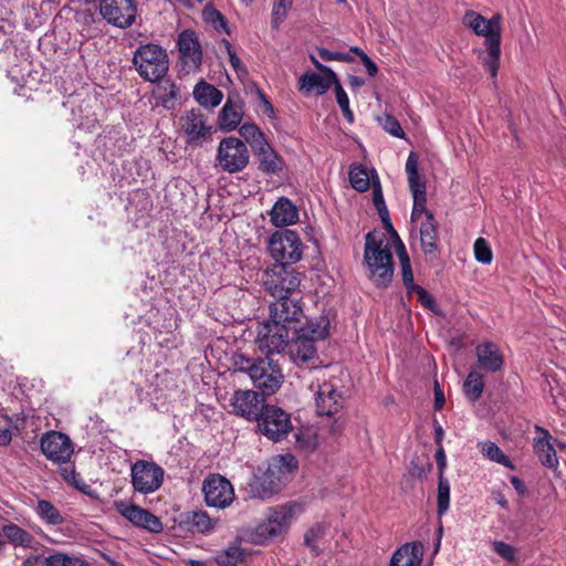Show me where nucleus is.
I'll return each instance as SVG.
<instances>
[{
    "mask_svg": "<svg viewBox=\"0 0 566 566\" xmlns=\"http://www.w3.org/2000/svg\"><path fill=\"white\" fill-rule=\"evenodd\" d=\"M374 206L385 228V232L371 231L365 237L364 261L370 280L379 287L389 285L394 274L392 249L396 250L402 271V281L408 290H415L413 275L406 248L390 221L378 181L374 187Z\"/></svg>",
    "mask_w": 566,
    "mask_h": 566,
    "instance_id": "1",
    "label": "nucleus"
},
{
    "mask_svg": "<svg viewBox=\"0 0 566 566\" xmlns=\"http://www.w3.org/2000/svg\"><path fill=\"white\" fill-rule=\"evenodd\" d=\"M297 468L294 455L286 453L273 457L266 468H256L245 485L251 499L268 500L277 494Z\"/></svg>",
    "mask_w": 566,
    "mask_h": 566,
    "instance_id": "2",
    "label": "nucleus"
},
{
    "mask_svg": "<svg viewBox=\"0 0 566 566\" xmlns=\"http://www.w3.org/2000/svg\"><path fill=\"white\" fill-rule=\"evenodd\" d=\"M501 15L494 14L491 19L469 10L463 17V24L476 35L485 38V54L483 63L492 77L496 76L501 53Z\"/></svg>",
    "mask_w": 566,
    "mask_h": 566,
    "instance_id": "3",
    "label": "nucleus"
},
{
    "mask_svg": "<svg viewBox=\"0 0 566 566\" xmlns=\"http://www.w3.org/2000/svg\"><path fill=\"white\" fill-rule=\"evenodd\" d=\"M133 63L136 71L145 81H160L169 67L168 54L157 44L140 45L134 53Z\"/></svg>",
    "mask_w": 566,
    "mask_h": 566,
    "instance_id": "4",
    "label": "nucleus"
},
{
    "mask_svg": "<svg viewBox=\"0 0 566 566\" xmlns=\"http://www.w3.org/2000/svg\"><path fill=\"white\" fill-rule=\"evenodd\" d=\"M302 513L303 506L296 502L271 509L266 521L258 525L256 535L263 542L282 536Z\"/></svg>",
    "mask_w": 566,
    "mask_h": 566,
    "instance_id": "5",
    "label": "nucleus"
},
{
    "mask_svg": "<svg viewBox=\"0 0 566 566\" xmlns=\"http://www.w3.org/2000/svg\"><path fill=\"white\" fill-rule=\"evenodd\" d=\"M406 174L408 186L412 193L413 207L411 212V222L418 223L427 219V213H431L426 209L427 192L426 181L419 172V159L416 153H410L406 161Z\"/></svg>",
    "mask_w": 566,
    "mask_h": 566,
    "instance_id": "6",
    "label": "nucleus"
},
{
    "mask_svg": "<svg viewBox=\"0 0 566 566\" xmlns=\"http://www.w3.org/2000/svg\"><path fill=\"white\" fill-rule=\"evenodd\" d=\"M271 256L277 264H293L301 260L303 244L295 231L281 230L274 232L268 245Z\"/></svg>",
    "mask_w": 566,
    "mask_h": 566,
    "instance_id": "7",
    "label": "nucleus"
},
{
    "mask_svg": "<svg viewBox=\"0 0 566 566\" xmlns=\"http://www.w3.org/2000/svg\"><path fill=\"white\" fill-rule=\"evenodd\" d=\"M130 483L139 494L155 493L164 483L165 471L154 461L137 460L130 465Z\"/></svg>",
    "mask_w": 566,
    "mask_h": 566,
    "instance_id": "8",
    "label": "nucleus"
},
{
    "mask_svg": "<svg viewBox=\"0 0 566 566\" xmlns=\"http://www.w3.org/2000/svg\"><path fill=\"white\" fill-rule=\"evenodd\" d=\"M250 154L241 139L230 136L222 138L217 149L219 167L229 174L242 171L249 164Z\"/></svg>",
    "mask_w": 566,
    "mask_h": 566,
    "instance_id": "9",
    "label": "nucleus"
},
{
    "mask_svg": "<svg viewBox=\"0 0 566 566\" xmlns=\"http://www.w3.org/2000/svg\"><path fill=\"white\" fill-rule=\"evenodd\" d=\"M262 283L272 296L282 298L294 293L298 289L301 280L296 271L282 264H274L264 271Z\"/></svg>",
    "mask_w": 566,
    "mask_h": 566,
    "instance_id": "10",
    "label": "nucleus"
},
{
    "mask_svg": "<svg viewBox=\"0 0 566 566\" xmlns=\"http://www.w3.org/2000/svg\"><path fill=\"white\" fill-rule=\"evenodd\" d=\"M179 127L190 146H202L211 140L213 126L208 117L200 111L192 108L184 113L179 118Z\"/></svg>",
    "mask_w": 566,
    "mask_h": 566,
    "instance_id": "11",
    "label": "nucleus"
},
{
    "mask_svg": "<svg viewBox=\"0 0 566 566\" xmlns=\"http://www.w3.org/2000/svg\"><path fill=\"white\" fill-rule=\"evenodd\" d=\"M290 325H282L277 321L269 319L258 326L255 343L259 349L266 354L280 353L289 342L290 334L293 332Z\"/></svg>",
    "mask_w": 566,
    "mask_h": 566,
    "instance_id": "12",
    "label": "nucleus"
},
{
    "mask_svg": "<svg viewBox=\"0 0 566 566\" xmlns=\"http://www.w3.org/2000/svg\"><path fill=\"white\" fill-rule=\"evenodd\" d=\"M256 420L260 432L272 441L282 440L292 429L290 415L276 406L265 405Z\"/></svg>",
    "mask_w": 566,
    "mask_h": 566,
    "instance_id": "13",
    "label": "nucleus"
},
{
    "mask_svg": "<svg viewBox=\"0 0 566 566\" xmlns=\"http://www.w3.org/2000/svg\"><path fill=\"white\" fill-rule=\"evenodd\" d=\"M202 493L206 504L210 507L226 509L234 500L231 482L220 474H210L203 480Z\"/></svg>",
    "mask_w": 566,
    "mask_h": 566,
    "instance_id": "14",
    "label": "nucleus"
},
{
    "mask_svg": "<svg viewBox=\"0 0 566 566\" xmlns=\"http://www.w3.org/2000/svg\"><path fill=\"white\" fill-rule=\"evenodd\" d=\"M250 378L265 395L274 394L283 381L281 369L269 357L254 361L253 367H250Z\"/></svg>",
    "mask_w": 566,
    "mask_h": 566,
    "instance_id": "15",
    "label": "nucleus"
},
{
    "mask_svg": "<svg viewBox=\"0 0 566 566\" xmlns=\"http://www.w3.org/2000/svg\"><path fill=\"white\" fill-rule=\"evenodd\" d=\"M101 14L111 24L125 29L135 22L137 6L135 0H102Z\"/></svg>",
    "mask_w": 566,
    "mask_h": 566,
    "instance_id": "16",
    "label": "nucleus"
},
{
    "mask_svg": "<svg viewBox=\"0 0 566 566\" xmlns=\"http://www.w3.org/2000/svg\"><path fill=\"white\" fill-rule=\"evenodd\" d=\"M41 450L50 461L57 464L69 463L74 453L72 440L59 431L46 432L41 438Z\"/></svg>",
    "mask_w": 566,
    "mask_h": 566,
    "instance_id": "17",
    "label": "nucleus"
},
{
    "mask_svg": "<svg viewBox=\"0 0 566 566\" xmlns=\"http://www.w3.org/2000/svg\"><path fill=\"white\" fill-rule=\"evenodd\" d=\"M304 313L300 301L287 296L277 298L270 307V318L282 325H290L289 328L295 333L301 324Z\"/></svg>",
    "mask_w": 566,
    "mask_h": 566,
    "instance_id": "18",
    "label": "nucleus"
},
{
    "mask_svg": "<svg viewBox=\"0 0 566 566\" xmlns=\"http://www.w3.org/2000/svg\"><path fill=\"white\" fill-rule=\"evenodd\" d=\"M264 406L263 398L253 390H237L230 399L232 412L247 420L259 419Z\"/></svg>",
    "mask_w": 566,
    "mask_h": 566,
    "instance_id": "19",
    "label": "nucleus"
},
{
    "mask_svg": "<svg viewBox=\"0 0 566 566\" xmlns=\"http://www.w3.org/2000/svg\"><path fill=\"white\" fill-rule=\"evenodd\" d=\"M117 512L133 525L145 528L151 533H160L164 528L160 520L149 511L123 501L116 502Z\"/></svg>",
    "mask_w": 566,
    "mask_h": 566,
    "instance_id": "20",
    "label": "nucleus"
},
{
    "mask_svg": "<svg viewBox=\"0 0 566 566\" xmlns=\"http://www.w3.org/2000/svg\"><path fill=\"white\" fill-rule=\"evenodd\" d=\"M178 50L184 67L195 71L202 61V51L196 33L185 30L178 35Z\"/></svg>",
    "mask_w": 566,
    "mask_h": 566,
    "instance_id": "21",
    "label": "nucleus"
},
{
    "mask_svg": "<svg viewBox=\"0 0 566 566\" xmlns=\"http://www.w3.org/2000/svg\"><path fill=\"white\" fill-rule=\"evenodd\" d=\"M315 405L318 415L331 417L343 408L344 399L334 384L325 381L318 386Z\"/></svg>",
    "mask_w": 566,
    "mask_h": 566,
    "instance_id": "22",
    "label": "nucleus"
},
{
    "mask_svg": "<svg viewBox=\"0 0 566 566\" xmlns=\"http://www.w3.org/2000/svg\"><path fill=\"white\" fill-rule=\"evenodd\" d=\"M243 101L239 95H228L218 115V127L222 132H232L237 129L243 118Z\"/></svg>",
    "mask_w": 566,
    "mask_h": 566,
    "instance_id": "23",
    "label": "nucleus"
},
{
    "mask_svg": "<svg viewBox=\"0 0 566 566\" xmlns=\"http://www.w3.org/2000/svg\"><path fill=\"white\" fill-rule=\"evenodd\" d=\"M535 433L533 447L541 463L548 469H556L558 467V458L552 444V436L539 426H535Z\"/></svg>",
    "mask_w": 566,
    "mask_h": 566,
    "instance_id": "24",
    "label": "nucleus"
},
{
    "mask_svg": "<svg viewBox=\"0 0 566 566\" xmlns=\"http://www.w3.org/2000/svg\"><path fill=\"white\" fill-rule=\"evenodd\" d=\"M478 366L489 373H496L503 368L504 357L499 346L492 342H484L475 347Z\"/></svg>",
    "mask_w": 566,
    "mask_h": 566,
    "instance_id": "25",
    "label": "nucleus"
},
{
    "mask_svg": "<svg viewBox=\"0 0 566 566\" xmlns=\"http://www.w3.org/2000/svg\"><path fill=\"white\" fill-rule=\"evenodd\" d=\"M337 81L334 72H331V74L305 73L298 80V88L305 95L312 93L323 95L333 84L335 85Z\"/></svg>",
    "mask_w": 566,
    "mask_h": 566,
    "instance_id": "26",
    "label": "nucleus"
},
{
    "mask_svg": "<svg viewBox=\"0 0 566 566\" xmlns=\"http://www.w3.org/2000/svg\"><path fill=\"white\" fill-rule=\"evenodd\" d=\"M423 547L420 543H406L392 554L388 566H420Z\"/></svg>",
    "mask_w": 566,
    "mask_h": 566,
    "instance_id": "27",
    "label": "nucleus"
},
{
    "mask_svg": "<svg viewBox=\"0 0 566 566\" xmlns=\"http://www.w3.org/2000/svg\"><path fill=\"white\" fill-rule=\"evenodd\" d=\"M290 356L295 364H307L316 359L317 348L311 337L296 333V338L290 345Z\"/></svg>",
    "mask_w": 566,
    "mask_h": 566,
    "instance_id": "28",
    "label": "nucleus"
},
{
    "mask_svg": "<svg viewBox=\"0 0 566 566\" xmlns=\"http://www.w3.org/2000/svg\"><path fill=\"white\" fill-rule=\"evenodd\" d=\"M270 217L275 227L290 226L297 222L298 210L290 199L282 197L272 207Z\"/></svg>",
    "mask_w": 566,
    "mask_h": 566,
    "instance_id": "29",
    "label": "nucleus"
},
{
    "mask_svg": "<svg viewBox=\"0 0 566 566\" xmlns=\"http://www.w3.org/2000/svg\"><path fill=\"white\" fill-rule=\"evenodd\" d=\"M254 154L260 161V169L266 174H277L283 169V160L268 143L255 148Z\"/></svg>",
    "mask_w": 566,
    "mask_h": 566,
    "instance_id": "30",
    "label": "nucleus"
},
{
    "mask_svg": "<svg viewBox=\"0 0 566 566\" xmlns=\"http://www.w3.org/2000/svg\"><path fill=\"white\" fill-rule=\"evenodd\" d=\"M373 175L370 177L368 170L361 166V165H353L349 169V181L352 187L359 192H364L371 187L373 193L375 184L378 181L380 184V180L378 176L376 175L375 170L371 171ZM381 188V185H379ZM382 192V190L380 189ZM375 195H373L374 197Z\"/></svg>",
    "mask_w": 566,
    "mask_h": 566,
    "instance_id": "31",
    "label": "nucleus"
},
{
    "mask_svg": "<svg viewBox=\"0 0 566 566\" xmlns=\"http://www.w3.org/2000/svg\"><path fill=\"white\" fill-rule=\"evenodd\" d=\"M421 248L424 254H432L437 250L438 232L432 213H427V219L418 222Z\"/></svg>",
    "mask_w": 566,
    "mask_h": 566,
    "instance_id": "32",
    "label": "nucleus"
},
{
    "mask_svg": "<svg viewBox=\"0 0 566 566\" xmlns=\"http://www.w3.org/2000/svg\"><path fill=\"white\" fill-rule=\"evenodd\" d=\"M193 97L201 106L214 108L222 102L223 94L216 86L200 81L193 88Z\"/></svg>",
    "mask_w": 566,
    "mask_h": 566,
    "instance_id": "33",
    "label": "nucleus"
},
{
    "mask_svg": "<svg viewBox=\"0 0 566 566\" xmlns=\"http://www.w3.org/2000/svg\"><path fill=\"white\" fill-rule=\"evenodd\" d=\"M329 329V319L325 315L310 318L304 326L298 325L295 333L311 337L314 342L323 339L327 336Z\"/></svg>",
    "mask_w": 566,
    "mask_h": 566,
    "instance_id": "34",
    "label": "nucleus"
},
{
    "mask_svg": "<svg viewBox=\"0 0 566 566\" xmlns=\"http://www.w3.org/2000/svg\"><path fill=\"white\" fill-rule=\"evenodd\" d=\"M184 523L191 530L207 534L214 530L218 520L211 518L206 511H191L185 514Z\"/></svg>",
    "mask_w": 566,
    "mask_h": 566,
    "instance_id": "35",
    "label": "nucleus"
},
{
    "mask_svg": "<svg viewBox=\"0 0 566 566\" xmlns=\"http://www.w3.org/2000/svg\"><path fill=\"white\" fill-rule=\"evenodd\" d=\"M478 448L483 457L489 460L500 463L509 469H514L512 461L505 453L492 441H483L478 443Z\"/></svg>",
    "mask_w": 566,
    "mask_h": 566,
    "instance_id": "36",
    "label": "nucleus"
},
{
    "mask_svg": "<svg viewBox=\"0 0 566 566\" xmlns=\"http://www.w3.org/2000/svg\"><path fill=\"white\" fill-rule=\"evenodd\" d=\"M2 534L13 545L28 547L32 543V536L15 524L3 525Z\"/></svg>",
    "mask_w": 566,
    "mask_h": 566,
    "instance_id": "37",
    "label": "nucleus"
},
{
    "mask_svg": "<svg viewBox=\"0 0 566 566\" xmlns=\"http://www.w3.org/2000/svg\"><path fill=\"white\" fill-rule=\"evenodd\" d=\"M36 513L40 518L49 525H60L64 522L59 510L51 502L45 500L38 502Z\"/></svg>",
    "mask_w": 566,
    "mask_h": 566,
    "instance_id": "38",
    "label": "nucleus"
},
{
    "mask_svg": "<svg viewBox=\"0 0 566 566\" xmlns=\"http://www.w3.org/2000/svg\"><path fill=\"white\" fill-rule=\"evenodd\" d=\"M239 134L244 140L251 146V148L254 150L261 145H264L266 142L264 134L261 132V129L252 123H244L239 128Z\"/></svg>",
    "mask_w": 566,
    "mask_h": 566,
    "instance_id": "39",
    "label": "nucleus"
},
{
    "mask_svg": "<svg viewBox=\"0 0 566 566\" xmlns=\"http://www.w3.org/2000/svg\"><path fill=\"white\" fill-rule=\"evenodd\" d=\"M463 390L471 400H476L484 390L483 376L475 370L470 371L464 380Z\"/></svg>",
    "mask_w": 566,
    "mask_h": 566,
    "instance_id": "40",
    "label": "nucleus"
},
{
    "mask_svg": "<svg viewBox=\"0 0 566 566\" xmlns=\"http://www.w3.org/2000/svg\"><path fill=\"white\" fill-rule=\"evenodd\" d=\"M326 526L321 523L314 524L304 535V544L317 556L322 553L318 542L325 536Z\"/></svg>",
    "mask_w": 566,
    "mask_h": 566,
    "instance_id": "41",
    "label": "nucleus"
},
{
    "mask_svg": "<svg viewBox=\"0 0 566 566\" xmlns=\"http://www.w3.org/2000/svg\"><path fill=\"white\" fill-rule=\"evenodd\" d=\"M203 20L211 24L217 31L229 33L226 18L211 4H207L202 10Z\"/></svg>",
    "mask_w": 566,
    "mask_h": 566,
    "instance_id": "42",
    "label": "nucleus"
},
{
    "mask_svg": "<svg viewBox=\"0 0 566 566\" xmlns=\"http://www.w3.org/2000/svg\"><path fill=\"white\" fill-rule=\"evenodd\" d=\"M293 4V0H273V7H272V19L271 23L272 27L275 29H279L281 23L285 20L287 17V12L291 9Z\"/></svg>",
    "mask_w": 566,
    "mask_h": 566,
    "instance_id": "43",
    "label": "nucleus"
},
{
    "mask_svg": "<svg viewBox=\"0 0 566 566\" xmlns=\"http://www.w3.org/2000/svg\"><path fill=\"white\" fill-rule=\"evenodd\" d=\"M244 551L238 545H231L218 555V563L221 566H235V564L244 558Z\"/></svg>",
    "mask_w": 566,
    "mask_h": 566,
    "instance_id": "44",
    "label": "nucleus"
},
{
    "mask_svg": "<svg viewBox=\"0 0 566 566\" xmlns=\"http://www.w3.org/2000/svg\"><path fill=\"white\" fill-rule=\"evenodd\" d=\"M335 95L343 116L349 124H353L355 120V116L349 107V98L338 81L335 84Z\"/></svg>",
    "mask_w": 566,
    "mask_h": 566,
    "instance_id": "45",
    "label": "nucleus"
},
{
    "mask_svg": "<svg viewBox=\"0 0 566 566\" xmlns=\"http://www.w3.org/2000/svg\"><path fill=\"white\" fill-rule=\"evenodd\" d=\"M51 566H92V564L81 557L70 556L63 553L50 555Z\"/></svg>",
    "mask_w": 566,
    "mask_h": 566,
    "instance_id": "46",
    "label": "nucleus"
},
{
    "mask_svg": "<svg viewBox=\"0 0 566 566\" xmlns=\"http://www.w3.org/2000/svg\"><path fill=\"white\" fill-rule=\"evenodd\" d=\"M474 258L482 264H490L493 260L492 250L483 238H478L473 244Z\"/></svg>",
    "mask_w": 566,
    "mask_h": 566,
    "instance_id": "47",
    "label": "nucleus"
},
{
    "mask_svg": "<svg viewBox=\"0 0 566 566\" xmlns=\"http://www.w3.org/2000/svg\"><path fill=\"white\" fill-rule=\"evenodd\" d=\"M450 503V485L449 482L440 476L438 484V514H444Z\"/></svg>",
    "mask_w": 566,
    "mask_h": 566,
    "instance_id": "48",
    "label": "nucleus"
},
{
    "mask_svg": "<svg viewBox=\"0 0 566 566\" xmlns=\"http://www.w3.org/2000/svg\"><path fill=\"white\" fill-rule=\"evenodd\" d=\"M295 438L297 446L303 450H313L317 446V436L311 428L301 429Z\"/></svg>",
    "mask_w": 566,
    "mask_h": 566,
    "instance_id": "49",
    "label": "nucleus"
},
{
    "mask_svg": "<svg viewBox=\"0 0 566 566\" xmlns=\"http://www.w3.org/2000/svg\"><path fill=\"white\" fill-rule=\"evenodd\" d=\"M381 127L391 136L397 138H403L405 132L400 126V123L391 115L385 114L384 116L378 118Z\"/></svg>",
    "mask_w": 566,
    "mask_h": 566,
    "instance_id": "50",
    "label": "nucleus"
},
{
    "mask_svg": "<svg viewBox=\"0 0 566 566\" xmlns=\"http://www.w3.org/2000/svg\"><path fill=\"white\" fill-rule=\"evenodd\" d=\"M12 439V420L0 410V446L8 444Z\"/></svg>",
    "mask_w": 566,
    "mask_h": 566,
    "instance_id": "51",
    "label": "nucleus"
},
{
    "mask_svg": "<svg viewBox=\"0 0 566 566\" xmlns=\"http://www.w3.org/2000/svg\"><path fill=\"white\" fill-rule=\"evenodd\" d=\"M318 55L324 61H340V62H349L352 57L347 53L329 51L327 49H318Z\"/></svg>",
    "mask_w": 566,
    "mask_h": 566,
    "instance_id": "52",
    "label": "nucleus"
},
{
    "mask_svg": "<svg viewBox=\"0 0 566 566\" xmlns=\"http://www.w3.org/2000/svg\"><path fill=\"white\" fill-rule=\"evenodd\" d=\"M493 549L506 560H513L515 557V548L504 542H494Z\"/></svg>",
    "mask_w": 566,
    "mask_h": 566,
    "instance_id": "53",
    "label": "nucleus"
},
{
    "mask_svg": "<svg viewBox=\"0 0 566 566\" xmlns=\"http://www.w3.org/2000/svg\"><path fill=\"white\" fill-rule=\"evenodd\" d=\"M22 566H51L50 556L30 554L23 560Z\"/></svg>",
    "mask_w": 566,
    "mask_h": 566,
    "instance_id": "54",
    "label": "nucleus"
},
{
    "mask_svg": "<svg viewBox=\"0 0 566 566\" xmlns=\"http://www.w3.org/2000/svg\"><path fill=\"white\" fill-rule=\"evenodd\" d=\"M227 50L229 55V62L233 70L239 73H247L245 69L243 67L239 56L235 54V52L231 49L230 44L227 42Z\"/></svg>",
    "mask_w": 566,
    "mask_h": 566,
    "instance_id": "55",
    "label": "nucleus"
},
{
    "mask_svg": "<svg viewBox=\"0 0 566 566\" xmlns=\"http://www.w3.org/2000/svg\"><path fill=\"white\" fill-rule=\"evenodd\" d=\"M234 365L239 371L248 373L250 375V367H253L254 361L244 355H237L234 357Z\"/></svg>",
    "mask_w": 566,
    "mask_h": 566,
    "instance_id": "56",
    "label": "nucleus"
},
{
    "mask_svg": "<svg viewBox=\"0 0 566 566\" xmlns=\"http://www.w3.org/2000/svg\"><path fill=\"white\" fill-rule=\"evenodd\" d=\"M418 297H419V301L421 302L422 305H424L426 307L428 308H432L433 304H434V301L433 298L431 297V295L426 292L422 287H415L413 290Z\"/></svg>",
    "mask_w": 566,
    "mask_h": 566,
    "instance_id": "57",
    "label": "nucleus"
},
{
    "mask_svg": "<svg viewBox=\"0 0 566 566\" xmlns=\"http://www.w3.org/2000/svg\"><path fill=\"white\" fill-rule=\"evenodd\" d=\"M61 474L65 481L70 484L77 485L78 476L72 465H67L61 469Z\"/></svg>",
    "mask_w": 566,
    "mask_h": 566,
    "instance_id": "58",
    "label": "nucleus"
},
{
    "mask_svg": "<svg viewBox=\"0 0 566 566\" xmlns=\"http://www.w3.org/2000/svg\"><path fill=\"white\" fill-rule=\"evenodd\" d=\"M361 62H363L364 66L366 67L369 76H375L377 74L378 67H377L376 63L368 55H364Z\"/></svg>",
    "mask_w": 566,
    "mask_h": 566,
    "instance_id": "59",
    "label": "nucleus"
},
{
    "mask_svg": "<svg viewBox=\"0 0 566 566\" xmlns=\"http://www.w3.org/2000/svg\"><path fill=\"white\" fill-rule=\"evenodd\" d=\"M434 396H436V408L437 409H441L443 403H444V397H443V394L442 391L440 390L439 386H438V382H436V391H434Z\"/></svg>",
    "mask_w": 566,
    "mask_h": 566,
    "instance_id": "60",
    "label": "nucleus"
},
{
    "mask_svg": "<svg viewBox=\"0 0 566 566\" xmlns=\"http://www.w3.org/2000/svg\"><path fill=\"white\" fill-rule=\"evenodd\" d=\"M262 105H263V112L269 116H274V108L272 104L264 97V95H261Z\"/></svg>",
    "mask_w": 566,
    "mask_h": 566,
    "instance_id": "61",
    "label": "nucleus"
},
{
    "mask_svg": "<svg viewBox=\"0 0 566 566\" xmlns=\"http://www.w3.org/2000/svg\"><path fill=\"white\" fill-rule=\"evenodd\" d=\"M511 483L514 486V489L517 491L518 494H523L525 491V486L522 480H520L517 476L511 478Z\"/></svg>",
    "mask_w": 566,
    "mask_h": 566,
    "instance_id": "62",
    "label": "nucleus"
},
{
    "mask_svg": "<svg viewBox=\"0 0 566 566\" xmlns=\"http://www.w3.org/2000/svg\"><path fill=\"white\" fill-rule=\"evenodd\" d=\"M311 61L322 73L331 74V72H333L328 66L323 65L314 55H311Z\"/></svg>",
    "mask_w": 566,
    "mask_h": 566,
    "instance_id": "63",
    "label": "nucleus"
},
{
    "mask_svg": "<svg viewBox=\"0 0 566 566\" xmlns=\"http://www.w3.org/2000/svg\"><path fill=\"white\" fill-rule=\"evenodd\" d=\"M166 85L168 86V87H165V88L168 90L169 98H171V99L177 98V96H178V88L176 87V85L172 84V83H166Z\"/></svg>",
    "mask_w": 566,
    "mask_h": 566,
    "instance_id": "64",
    "label": "nucleus"
}]
</instances>
